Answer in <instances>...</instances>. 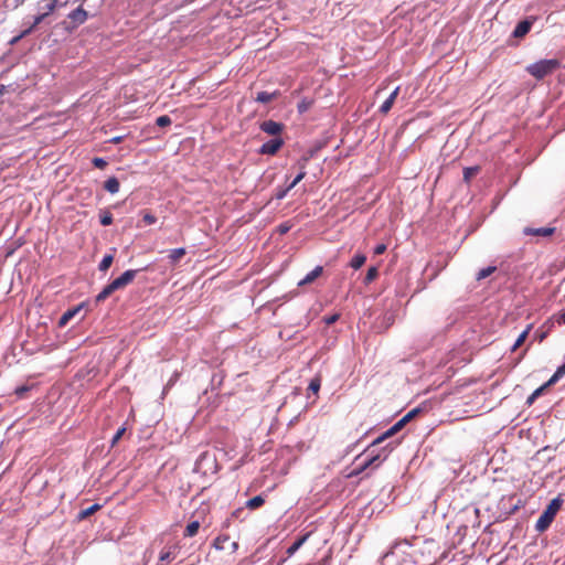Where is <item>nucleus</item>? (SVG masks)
Returning a JSON list of instances; mask_svg holds the SVG:
<instances>
[{
  "label": "nucleus",
  "mask_w": 565,
  "mask_h": 565,
  "mask_svg": "<svg viewBox=\"0 0 565 565\" xmlns=\"http://www.w3.org/2000/svg\"><path fill=\"white\" fill-rule=\"evenodd\" d=\"M309 537V533L298 537L286 551V553L290 556V555H294L298 550L299 547L307 541V539Z\"/></svg>",
  "instance_id": "nucleus-15"
},
{
  "label": "nucleus",
  "mask_w": 565,
  "mask_h": 565,
  "mask_svg": "<svg viewBox=\"0 0 565 565\" xmlns=\"http://www.w3.org/2000/svg\"><path fill=\"white\" fill-rule=\"evenodd\" d=\"M45 18H46V17H45L43 13H41V14L36 15V17L34 18V21H33L32 25H31L29 29L24 30V31H23L19 36H17V38L13 40V42H17V41H18V40H20L21 38H24V36L29 35V34L33 31V29H34L35 26H38L41 22H43V21H44V19H45Z\"/></svg>",
  "instance_id": "nucleus-13"
},
{
  "label": "nucleus",
  "mask_w": 565,
  "mask_h": 565,
  "mask_svg": "<svg viewBox=\"0 0 565 565\" xmlns=\"http://www.w3.org/2000/svg\"><path fill=\"white\" fill-rule=\"evenodd\" d=\"M282 145V140L280 138L271 139L265 142L259 152L263 154H275Z\"/></svg>",
  "instance_id": "nucleus-6"
},
{
  "label": "nucleus",
  "mask_w": 565,
  "mask_h": 565,
  "mask_svg": "<svg viewBox=\"0 0 565 565\" xmlns=\"http://www.w3.org/2000/svg\"><path fill=\"white\" fill-rule=\"evenodd\" d=\"M277 93H267V92H259L257 93L256 100L263 104L269 103Z\"/></svg>",
  "instance_id": "nucleus-25"
},
{
  "label": "nucleus",
  "mask_w": 565,
  "mask_h": 565,
  "mask_svg": "<svg viewBox=\"0 0 565 565\" xmlns=\"http://www.w3.org/2000/svg\"><path fill=\"white\" fill-rule=\"evenodd\" d=\"M265 500L263 495H256L246 502V507L250 510H255L264 504Z\"/></svg>",
  "instance_id": "nucleus-20"
},
{
  "label": "nucleus",
  "mask_w": 565,
  "mask_h": 565,
  "mask_svg": "<svg viewBox=\"0 0 565 565\" xmlns=\"http://www.w3.org/2000/svg\"><path fill=\"white\" fill-rule=\"evenodd\" d=\"M113 223V215L109 212L104 213L100 216V224L104 226H108Z\"/></svg>",
  "instance_id": "nucleus-34"
},
{
  "label": "nucleus",
  "mask_w": 565,
  "mask_h": 565,
  "mask_svg": "<svg viewBox=\"0 0 565 565\" xmlns=\"http://www.w3.org/2000/svg\"><path fill=\"white\" fill-rule=\"evenodd\" d=\"M220 542H221V537H217V539L215 540V546H216L217 548H222V546L220 545Z\"/></svg>",
  "instance_id": "nucleus-48"
},
{
  "label": "nucleus",
  "mask_w": 565,
  "mask_h": 565,
  "mask_svg": "<svg viewBox=\"0 0 565 565\" xmlns=\"http://www.w3.org/2000/svg\"><path fill=\"white\" fill-rule=\"evenodd\" d=\"M393 104L394 102L392 100V98L387 97L386 100L380 107V111L383 114H387L391 110Z\"/></svg>",
  "instance_id": "nucleus-32"
},
{
  "label": "nucleus",
  "mask_w": 565,
  "mask_h": 565,
  "mask_svg": "<svg viewBox=\"0 0 565 565\" xmlns=\"http://www.w3.org/2000/svg\"><path fill=\"white\" fill-rule=\"evenodd\" d=\"M339 319H340V313H333V315L323 317V322L327 326H331V324L335 323Z\"/></svg>",
  "instance_id": "nucleus-33"
},
{
  "label": "nucleus",
  "mask_w": 565,
  "mask_h": 565,
  "mask_svg": "<svg viewBox=\"0 0 565 565\" xmlns=\"http://www.w3.org/2000/svg\"><path fill=\"white\" fill-rule=\"evenodd\" d=\"M396 433L391 428H388L385 433H383L381 436H379L367 448V456L363 463L361 465L360 469L355 473H360L361 471L365 470L366 468L371 466H379L382 463L388 456V454L398 445V441H390L385 446H382V444L394 436Z\"/></svg>",
  "instance_id": "nucleus-1"
},
{
  "label": "nucleus",
  "mask_w": 565,
  "mask_h": 565,
  "mask_svg": "<svg viewBox=\"0 0 565 565\" xmlns=\"http://www.w3.org/2000/svg\"><path fill=\"white\" fill-rule=\"evenodd\" d=\"M563 500L561 497L553 499L535 523V530L540 533L546 531L554 521L557 512L562 508Z\"/></svg>",
  "instance_id": "nucleus-4"
},
{
  "label": "nucleus",
  "mask_w": 565,
  "mask_h": 565,
  "mask_svg": "<svg viewBox=\"0 0 565 565\" xmlns=\"http://www.w3.org/2000/svg\"><path fill=\"white\" fill-rule=\"evenodd\" d=\"M82 309V306H77L73 309H68V312L72 313L73 318L75 317V315Z\"/></svg>",
  "instance_id": "nucleus-46"
},
{
  "label": "nucleus",
  "mask_w": 565,
  "mask_h": 565,
  "mask_svg": "<svg viewBox=\"0 0 565 565\" xmlns=\"http://www.w3.org/2000/svg\"><path fill=\"white\" fill-rule=\"evenodd\" d=\"M67 4V0H56V9Z\"/></svg>",
  "instance_id": "nucleus-47"
},
{
  "label": "nucleus",
  "mask_w": 565,
  "mask_h": 565,
  "mask_svg": "<svg viewBox=\"0 0 565 565\" xmlns=\"http://www.w3.org/2000/svg\"><path fill=\"white\" fill-rule=\"evenodd\" d=\"M29 391V387L28 386H19L15 388L14 393L19 396V397H23L24 393H26Z\"/></svg>",
  "instance_id": "nucleus-41"
},
{
  "label": "nucleus",
  "mask_w": 565,
  "mask_h": 565,
  "mask_svg": "<svg viewBox=\"0 0 565 565\" xmlns=\"http://www.w3.org/2000/svg\"><path fill=\"white\" fill-rule=\"evenodd\" d=\"M561 67L557 58L541 60L526 66V72L536 79H543L545 76L553 74Z\"/></svg>",
  "instance_id": "nucleus-3"
},
{
  "label": "nucleus",
  "mask_w": 565,
  "mask_h": 565,
  "mask_svg": "<svg viewBox=\"0 0 565 565\" xmlns=\"http://www.w3.org/2000/svg\"><path fill=\"white\" fill-rule=\"evenodd\" d=\"M379 275V271H377V268L376 267H370L367 269V273L365 275V278H364V282L365 284H370L371 281H373Z\"/></svg>",
  "instance_id": "nucleus-28"
},
{
  "label": "nucleus",
  "mask_w": 565,
  "mask_h": 565,
  "mask_svg": "<svg viewBox=\"0 0 565 565\" xmlns=\"http://www.w3.org/2000/svg\"><path fill=\"white\" fill-rule=\"evenodd\" d=\"M495 270H497L495 266H488L486 268L480 269L478 271L476 278H477V280H482V279L489 277L490 275H492Z\"/></svg>",
  "instance_id": "nucleus-24"
},
{
  "label": "nucleus",
  "mask_w": 565,
  "mask_h": 565,
  "mask_svg": "<svg viewBox=\"0 0 565 565\" xmlns=\"http://www.w3.org/2000/svg\"><path fill=\"white\" fill-rule=\"evenodd\" d=\"M56 9V0H44V6L42 7L43 14L49 17Z\"/></svg>",
  "instance_id": "nucleus-21"
},
{
  "label": "nucleus",
  "mask_w": 565,
  "mask_h": 565,
  "mask_svg": "<svg viewBox=\"0 0 565 565\" xmlns=\"http://www.w3.org/2000/svg\"><path fill=\"white\" fill-rule=\"evenodd\" d=\"M71 319H73V316H72V313H71V312H68V310H66V311L61 316V318H60V320H58V327H60V328L65 327V326L68 323V321H70Z\"/></svg>",
  "instance_id": "nucleus-30"
},
{
  "label": "nucleus",
  "mask_w": 565,
  "mask_h": 565,
  "mask_svg": "<svg viewBox=\"0 0 565 565\" xmlns=\"http://www.w3.org/2000/svg\"><path fill=\"white\" fill-rule=\"evenodd\" d=\"M282 196V193L281 192H278L277 193V198H281Z\"/></svg>",
  "instance_id": "nucleus-53"
},
{
  "label": "nucleus",
  "mask_w": 565,
  "mask_h": 565,
  "mask_svg": "<svg viewBox=\"0 0 565 565\" xmlns=\"http://www.w3.org/2000/svg\"><path fill=\"white\" fill-rule=\"evenodd\" d=\"M6 92V86L4 85H0V96H2Z\"/></svg>",
  "instance_id": "nucleus-49"
},
{
  "label": "nucleus",
  "mask_w": 565,
  "mask_h": 565,
  "mask_svg": "<svg viewBox=\"0 0 565 565\" xmlns=\"http://www.w3.org/2000/svg\"><path fill=\"white\" fill-rule=\"evenodd\" d=\"M120 140H121V138H120V137H117V138H114V140H113V141L117 143V142H119Z\"/></svg>",
  "instance_id": "nucleus-51"
},
{
  "label": "nucleus",
  "mask_w": 565,
  "mask_h": 565,
  "mask_svg": "<svg viewBox=\"0 0 565 565\" xmlns=\"http://www.w3.org/2000/svg\"><path fill=\"white\" fill-rule=\"evenodd\" d=\"M178 550H179V546L177 544H174L170 547L163 548L160 552L159 559L161 562H169V561L173 559L177 556Z\"/></svg>",
  "instance_id": "nucleus-11"
},
{
  "label": "nucleus",
  "mask_w": 565,
  "mask_h": 565,
  "mask_svg": "<svg viewBox=\"0 0 565 565\" xmlns=\"http://www.w3.org/2000/svg\"><path fill=\"white\" fill-rule=\"evenodd\" d=\"M550 385H546V383L544 385H542L541 387L536 388L529 397H527V401L526 403L529 405H532L534 403V401L543 393V391L548 387Z\"/></svg>",
  "instance_id": "nucleus-26"
},
{
  "label": "nucleus",
  "mask_w": 565,
  "mask_h": 565,
  "mask_svg": "<svg viewBox=\"0 0 565 565\" xmlns=\"http://www.w3.org/2000/svg\"><path fill=\"white\" fill-rule=\"evenodd\" d=\"M531 330V326H529L523 332L520 333L514 344L512 345V351H515L519 347H521L526 340L529 332Z\"/></svg>",
  "instance_id": "nucleus-23"
},
{
  "label": "nucleus",
  "mask_w": 565,
  "mask_h": 565,
  "mask_svg": "<svg viewBox=\"0 0 565 565\" xmlns=\"http://www.w3.org/2000/svg\"><path fill=\"white\" fill-rule=\"evenodd\" d=\"M119 181L116 177L108 178L104 183V189L111 194H115L119 191Z\"/></svg>",
  "instance_id": "nucleus-12"
},
{
  "label": "nucleus",
  "mask_w": 565,
  "mask_h": 565,
  "mask_svg": "<svg viewBox=\"0 0 565 565\" xmlns=\"http://www.w3.org/2000/svg\"><path fill=\"white\" fill-rule=\"evenodd\" d=\"M200 529V522L199 521H192L190 522L185 530H184V536L185 537H193L198 534Z\"/></svg>",
  "instance_id": "nucleus-17"
},
{
  "label": "nucleus",
  "mask_w": 565,
  "mask_h": 565,
  "mask_svg": "<svg viewBox=\"0 0 565 565\" xmlns=\"http://www.w3.org/2000/svg\"><path fill=\"white\" fill-rule=\"evenodd\" d=\"M392 429H393L395 433H398V431H399V428H398L395 424L392 426Z\"/></svg>",
  "instance_id": "nucleus-50"
},
{
  "label": "nucleus",
  "mask_w": 565,
  "mask_h": 565,
  "mask_svg": "<svg viewBox=\"0 0 565 565\" xmlns=\"http://www.w3.org/2000/svg\"><path fill=\"white\" fill-rule=\"evenodd\" d=\"M100 509H102V505L98 503H95V504L90 505L89 508H86V509L79 511L77 519L79 521H83V520L87 519L88 516L93 515L95 512H97Z\"/></svg>",
  "instance_id": "nucleus-14"
},
{
  "label": "nucleus",
  "mask_w": 565,
  "mask_h": 565,
  "mask_svg": "<svg viewBox=\"0 0 565 565\" xmlns=\"http://www.w3.org/2000/svg\"><path fill=\"white\" fill-rule=\"evenodd\" d=\"M68 19H70V25H66V22H63V24L65 25V29L66 30H74L76 29L77 26L82 25L83 23L86 22V20L88 19V13L87 11L81 6L78 8H76L75 10H73L70 14H68Z\"/></svg>",
  "instance_id": "nucleus-5"
},
{
  "label": "nucleus",
  "mask_w": 565,
  "mask_h": 565,
  "mask_svg": "<svg viewBox=\"0 0 565 565\" xmlns=\"http://www.w3.org/2000/svg\"><path fill=\"white\" fill-rule=\"evenodd\" d=\"M303 177H305V172L298 173L296 175V178L292 180V182L287 188H285V194L287 193L288 190L294 188L300 180H302Z\"/></svg>",
  "instance_id": "nucleus-36"
},
{
  "label": "nucleus",
  "mask_w": 565,
  "mask_h": 565,
  "mask_svg": "<svg viewBox=\"0 0 565 565\" xmlns=\"http://www.w3.org/2000/svg\"><path fill=\"white\" fill-rule=\"evenodd\" d=\"M366 260V257L365 255L363 254H356L353 256V258L351 259L350 262V266L353 268V269H360Z\"/></svg>",
  "instance_id": "nucleus-19"
},
{
  "label": "nucleus",
  "mask_w": 565,
  "mask_h": 565,
  "mask_svg": "<svg viewBox=\"0 0 565 565\" xmlns=\"http://www.w3.org/2000/svg\"><path fill=\"white\" fill-rule=\"evenodd\" d=\"M92 162L95 168L102 169V170L105 169V167L107 166L106 160H104L103 158H99V157L94 158Z\"/></svg>",
  "instance_id": "nucleus-35"
},
{
  "label": "nucleus",
  "mask_w": 565,
  "mask_h": 565,
  "mask_svg": "<svg viewBox=\"0 0 565 565\" xmlns=\"http://www.w3.org/2000/svg\"><path fill=\"white\" fill-rule=\"evenodd\" d=\"M320 390V380L319 379H313L309 386H308V391H310L313 395H316Z\"/></svg>",
  "instance_id": "nucleus-31"
},
{
  "label": "nucleus",
  "mask_w": 565,
  "mask_h": 565,
  "mask_svg": "<svg viewBox=\"0 0 565 565\" xmlns=\"http://www.w3.org/2000/svg\"><path fill=\"white\" fill-rule=\"evenodd\" d=\"M125 430H126V429H125L124 427H122V428H119V429L117 430V433H116V434H115V436L113 437V441H111V443H113V445H115V444H116V443L121 438V436L124 435Z\"/></svg>",
  "instance_id": "nucleus-40"
},
{
  "label": "nucleus",
  "mask_w": 565,
  "mask_h": 565,
  "mask_svg": "<svg viewBox=\"0 0 565 565\" xmlns=\"http://www.w3.org/2000/svg\"><path fill=\"white\" fill-rule=\"evenodd\" d=\"M322 271H323L322 266L315 267L301 280L298 281V286H303V285L313 282L318 277L321 276Z\"/></svg>",
  "instance_id": "nucleus-9"
},
{
  "label": "nucleus",
  "mask_w": 565,
  "mask_h": 565,
  "mask_svg": "<svg viewBox=\"0 0 565 565\" xmlns=\"http://www.w3.org/2000/svg\"><path fill=\"white\" fill-rule=\"evenodd\" d=\"M523 233L525 235L546 237V236H550V235H552L554 233V228L553 227H537V228L525 227L523 230Z\"/></svg>",
  "instance_id": "nucleus-10"
},
{
  "label": "nucleus",
  "mask_w": 565,
  "mask_h": 565,
  "mask_svg": "<svg viewBox=\"0 0 565 565\" xmlns=\"http://www.w3.org/2000/svg\"><path fill=\"white\" fill-rule=\"evenodd\" d=\"M142 220L146 224L151 225L156 223L157 217L153 214L147 212L143 214Z\"/></svg>",
  "instance_id": "nucleus-37"
},
{
  "label": "nucleus",
  "mask_w": 565,
  "mask_h": 565,
  "mask_svg": "<svg viewBox=\"0 0 565 565\" xmlns=\"http://www.w3.org/2000/svg\"><path fill=\"white\" fill-rule=\"evenodd\" d=\"M277 230L282 233V225L277 226Z\"/></svg>",
  "instance_id": "nucleus-52"
},
{
  "label": "nucleus",
  "mask_w": 565,
  "mask_h": 565,
  "mask_svg": "<svg viewBox=\"0 0 565 565\" xmlns=\"http://www.w3.org/2000/svg\"><path fill=\"white\" fill-rule=\"evenodd\" d=\"M399 87H396L391 94L390 98H392L393 102H395L396 97L398 96Z\"/></svg>",
  "instance_id": "nucleus-43"
},
{
  "label": "nucleus",
  "mask_w": 565,
  "mask_h": 565,
  "mask_svg": "<svg viewBox=\"0 0 565 565\" xmlns=\"http://www.w3.org/2000/svg\"><path fill=\"white\" fill-rule=\"evenodd\" d=\"M171 118L168 115H162L157 118L156 124L159 127H168L171 125Z\"/></svg>",
  "instance_id": "nucleus-29"
},
{
  "label": "nucleus",
  "mask_w": 565,
  "mask_h": 565,
  "mask_svg": "<svg viewBox=\"0 0 565 565\" xmlns=\"http://www.w3.org/2000/svg\"><path fill=\"white\" fill-rule=\"evenodd\" d=\"M137 269H128L121 274L118 278L114 279L110 284L104 287V289L97 295L96 301L100 302L106 300L114 291L125 288L136 277Z\"/></svg>",
  "instance_id": "nucleus-2"
},
{
  "label": "nucleus",
  "mask_w": 565,
  "mask_h": 565,
  "mask_svg": "<svg viewBox=\"0 0 565 565\" xmlns=\"http://www.w3.org/2000/svg\"><path fill=\"white\" fill-rule=\"evenodd\" d=\"M310 105H311V102H310V100H306V99H303L302 102H300V103L298 104V110H299V113H300V114H302V113L307 111V110L309 109Z\"/></svg>",
  "instance_id": "nucleus-38"
},
{
  "label": "nucleus",
  "mask_w": 565,
  "mask_h": 565,
  "mask_svg": "<svg viewBox=\"0 0 565 565\" xmlns=\"http://www.w3.org/2000/svg\"><path fill=\"white\" fill-rule=\"evenodd\" d=\"M114 262V255L113 254H107L103 257L102 262L99 263V270L100 271H106L108 270V268L111 266Z\"/></svg>",
  "instance_id": "nucleus-22"
},
{
  "label": "nucleus",
  "mask_w": 565,
  "mask_h": 565,
  "mask_svg": "<svg viewBox=\"0 0 565 565\" xmlns=\"http://www.w3.org/2000/svg\"><path fill=\"white\" fill-rule=\"evenodd\" d=\"M556 321L559 324L565 323V311L557 317Z\"/></svg>",
  "instance_id": "nucleus-45"
},
{
  "label": "nucleus",
  "mask_w": 565,
  "mask_h": 565,
  "mask_svg": "<svg viewBox=\"0 0 565 565\" xmlns=\"http://www.w3.org/2000/svg\"><path fill=\"white\" fill-rule=\"evenodd\" d=\"M260 129L268 135L277 136L281 131V126L274 120H266L262 122Z\"/></svg>",
  "instance_id": "nucleus-7"
},
{
  "label": "nucleus",
  "mask_w": 565,
  "mask_h": 565,
  "mask_svg": "<svg viewBox=\"0 0 565 565\" xmlns=\"http://www.w3.org/2000/svg\"><path fill=\"white\" fill-rule=\"evenodd\" d=\"M565 375V363L557 367L555 373L551 376V379L546 382V385H554Z\"/></svg>",
  "instance_id": "nucleus-18"
},
{
  "label": "nucleus",
  "mask_w": 565,
  "mask_h": 565,
  "mask_svg": "<svg viewBox=\"0 0 565 565\" xmlns=\"http://www.w3.org/2000/svg\"><path fill=\"white\" fill-rule=\"evenodd\" d=\"M186 254L185 248H174L169 253V259L172 264H177Z\"/></svg>",
  "instance_id": "nucleus-16"
},
{
  "label": "nucleus",
  "mask_w": 565,
  "mask_h": 565,
  "mask_svg": "<svg viewBox=\"0 0 565 565\" xmlns=\"http://www.w3.org/2000/svg\"><path fill=\"white\" fill-rule=\"evenodd\" d=\"M531 28H532V21L523 20L516 24L515 29L513 30L512 35L518 39L523 38L525 34H527L530 32Z\"/></svg>",
  "instance_id": "nucleus-8"
},
{
  "label": "nucleus",
  "mask_w": 565,
  "mask_h": 565,
  "mask_svg": "<svg viewBox=\"0 0 565 565\" xmlns=\"http://www.w3.org/2000/svg\"><path fill=\"white\" fill-rule=\"evenodd\" d=\"M408 422V417L401 418L395 425L399 428V430L405 426V424Z\"/></svg>",
  "instance_id": "nucleus-42"
},
{
  "label": "nucleus",
  "mask_w": 565,
  "mask_h": 565,
  "mask_svg": "<svg viewBox=\"0 0 565 565\" xmlns=\"http://www.w3.org/2000/svg\"><path fill=\"white\" fill-rule=\"evenodd\" d=\"M386 248H387V247H386V245H385V244H379V245H376V246H375V248H374V254H375V255H382V254H384V253H385Z\"/></svg>",
  "instance_id": "nucleus-39"
},
{
  "label": "nucleus",
  "mask_w": 565,
  "mask_h": 565,
  "mask_svg": "<svg viewBox=\"0 0 565 565\" xmlns=\"http://www.w3.org/2000/svg\"><path fill=\"white\" fill-rule=\"evenodd\" d=\"M418 412H419V409L415 408V409L408 412L404 417H408V420H411Z\"/></svg>",
  "instance_id": "nucleus-44"
},
{
  "label": "nucleus",
  "mask_w": 565,
  "mask_h": 565,
  "mask_svg": "<svg viewBox=\"0 0 565 565\" xmlns=\"http://www.w3.org/2000/svg\"><path fill=\"white\" fill-rule=\"evenodd\" d=\"M479 172V167H468L463 169V179L465 181H469L472 177H475Z\"/></svg>",
  "instance_id": "nucleus-27"
}]
</instances>
